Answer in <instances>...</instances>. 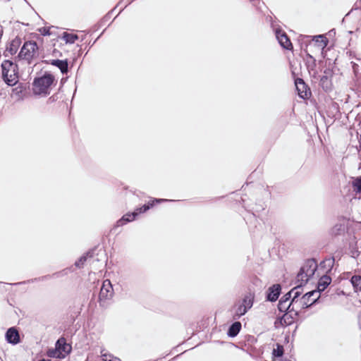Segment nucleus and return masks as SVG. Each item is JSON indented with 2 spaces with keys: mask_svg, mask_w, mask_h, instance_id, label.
<instances>
[{
  "mask_svg": "<svg viewBox=\"0 0 361 361\" xmlns=\"http://www.w3.org/2000/svg\"><path fill=\"white\" fill-rule=\"evenodd\" d=\"M54 82L55 78L50 73H46L42 77L35 78L32 84L33 93L44 96L49 94L51 86Z\"/></svg>",
  "mask_w": 361,
  "mask_h": 361,
  "instance_id": "nucleus-1",
  "label": "nucleus"
},
{
  "mask_svg": "<svg viewBox=\"0 0 361 361\" xmlns=\"http://www.w3.org/2000/svg\"><path fill=\"white\" fill-rule=\"evenodd\" d=\"M2 78L4 82L10 86L18 82L17 65L9 60H5L1 64Z\"/></svg>",
  "mask_w": 361,
  "mask_h": 361,
  "instance_id": "nucleus-2",
  "label": "nucleus"
},
{
  "mask_svg": "<svg viewBox=\"0 0 361 361\" xmlns=\"http://www.w3.org/2000/svg\"><path fill=\"white\" fill-rule=\"evenodd\" d=\"M317 269V264L314 259L307 260L297 275V282H300V285L307 283L310 279L314 276Z\"/></svg>",
  "mask_w": 361,
  "mask_h": 361,
  "instance_id": "nucleus-3",
  "label": "nucleus"
},
{
  "mask_svg": "<svg viewBox=\"0 0 361 361\" xmlns=\"http://www.w3.org/2000/svg\"><path fill=\"white\" fill-rule=\"evenodd\" d=\"M38 46L34 41H27L23 45L18 57L27 61L29 63L38 54Z\"/></svg>",
  "mask_w": 361,
  "mask_h": 361,
  "instance_id": "nucleus-4",
  "label": "nucleus"
},
{
  "mask_svg": "<svg viewBox=\"0 0 361 361\" xmlns=\"http://www.w3.org/2000/svg\"><path fill=\"white\" fill-rule=\"evenodd\" d=\"M319 298V291L312 290L304 294L300 300H295L294 303L297 305V310H300L313 305Z\"/></svg>",
  "mask_w": 361,
  "mask_h": 361,
  "instance_id": "nucleus-5",
  "label": "nucleus"
},
{
  "mask_svg": "<svg viewBox=\"0 0 361 361\" xmlns=\"http://www.w3.org/2000/svg\"><path fill=\"white\" fill-rule=\"evenodd\" d=\"M71 350V346L67 344L64 338H60L56 344V349L49 353V356L57 358H64Z\"/></svg>",
  "mask_w": 361,
  "mask_h": 361,
  "instance_id": "nucleus-6",
  "label": "nucleus"
},
{
  "mask_svg": "<svg viewBox=\"0 0 361 361\" xmlns=\"http://www.w3.org/2000/svg\"><path fill=\"white\" fill-rule=\"evenodd\" d=\"M113 288L109 280H105L99 293V300H106L111 296Z\"/></svg>",
  "mask_w": 361,
  "mask_h": 361,
  "instance_id": "nucleus-7",
  "label": "nucleus"
},
{
  "mask_svg": "<svg viewBox=\"0 0 361 361\" xmlns=\"http://www.w3.org/2000/svg\"><path fill=\"white\" fill-rule=\"evenodd\" d=\"M298 285L293 288L290 291L288 292V296L292 297V305L293 309L297 310V305L294 303L295 300H300V296L302 293V286L303 285H300V282H298Z\"/></svg>",
  "mask_w": 361,
  "mask_h": 361,
  "instance_id": "nucleus-8",
  "label": "nucleus"
},
{
  "mask_svg": "<svg viewBox=\"0 0 361 361\" xmlns=\"http://www.w3.org/2000/svg\"><path fill=\"white\" fill-rule=\"evenodd\" d=\"M6 341L12 344H17L20 342V336L17 329L14 327L9 328L6 333Z\"/></svg>",
  "mask_w": 361,
  "mask_h": 361,
  "instance_id": "nucleus-9",
  "label": "nucleus"
},
{
  "mask_svg": "<svg viewBox=\"0 0 361 361\" xmlns=\"http://www.w3.org/2000/svg\"><path fill=\"white\" fill-rule=\"evenodd\" d=\"M295 84L298 95L303 99L307 98L309 92L303 80L301 78H297L295 81Z\"/></svg>",
  "mask_w": 361,
  "mask_h": 361,
  "instance_id": "nucleus-10",
  "label": "nucleus"
},
{
  "mask_svg": "<svg viewBox=\"0 0 361 361\" xmlns=\"http://www.w3.org/2000/svg\"><path fill=\"white\" fill-rule=\"evenodd\" d=\"M276 36L281 47L286 49L292 47V44L286 33L279 30L276 32Z\"/></svg>",
  "mask_w": 361,
  "mask_h": 361,
  "instance_id": "nucleus-11",
  "label": "nucleus"
},
{
  "mask_svg": "<svg viewBox=\"0 0 361 361\" xmlns=\"http://www.w3.org/2000/svg\"><path fill=\"white\" fill-rule=\"evenodd\" d=\"M281 292V286L279 284H274L271 286L268 290L267 299L269 301H276Z\"/></svg>",
  "mask_w": 361,
  "mask_h": 361,
  "instance_id": "nucleus-12",
  "label": "nucleus"
},
{
  "mask_svg": "<svg viewBox=\"0 0 361 361\" xmlns=\"http://www.w3.org/2000/svg\"><path fill=\"white\" fill-rule=\"evenodd\" d=\"M331 279L330 276L327 275H324L319 279L317 286V290L316 291H319V295L320 293L324 291L326 287L331 283Z\"/></svg>",
  "mask_w": 361,
  "mask_h": 361,
  "instance_id": "nucleus-13",
  "label": "nucleus"
},
{
  "mask_svg": "<svg viewBox=\"0 0 361 361\" xmlns=\"http://www.w3.org/2000/svg\"><path fill=\"white\" fill-rule=\"evenodd\" d=\"M20 38L16 37L11 42L9 46L6 48V51L9 52L11 55L16 54L19 47L20 46Z\"/></svg>",
  "mask_w": 361,
  "mask_h": 361,
  "instance_id": "nucleus-14",
  "label": "nucleus"
},
{
  "mask_svg": "<svg viewBox=\"0 0 361 361\" xmlns=\"http://www.w3.org/2000/svg\"><path fill=\"white\" fill-rule=\"evenodd\" d=\"M137 215V212H134L132 214H126L116 222V226H122L127 222L132 221Z\"/></svg>",
  "mask_w": 361,
  "mask_h": 361,
  "instance_id": "nucleus-15",
  "label": "nucleus"
},
{
  "mask_svg": "<svg viewBox=\"0 0 361 361\" xmlns=\"http://www.w3.org/2000/svg\"><path fill=\"white\" fill-rule=\"evenodd\" d=\"M279 310L281 312H286V311H299V310L293 309L292 305V301L290 300V302H286L285 299H281L279 302Z\"/></svg>",
  "mask_w": 361,
  "mask_h": 361,
  "instance_id": "nucleus-16",
  "label": "nucleus"
},
{
  "mask_svg": "<svg viewBox=\"0 0 361 361\" xmlns=\"http://www.w3.org/2000/svg\"><path fill=\"white\" fill-rule=\"evenodd\" d=\"M50 63L53 66L58 67L62 73H66L68 71V62L67 61L62 60H51Z\"/></svg>",
  "mask_w": 361,
  "mask_h": 361,
  "instance_id": "nucleus-17",
  "label": "nucleus"
},
{
  "mask_svg": "<svg viewBox=\"0 0 361 361\" xmlns=\"http://www.w3.org/2000/svg\"><path fill=\"white\" fill-rule=\"evenodd\" d=\"M241 329V324L239 322H234L228 329V335L231 337H235L238 335Z\"/></svg>",
  "mask_w": 361,
  "mask_h": 361,
  "instance_id": "nucleus-18",
  "label": "nucleus"
},
{
  "mask_svg": "<svg viewBox=\"0 0 361 361\" xmlns=\"http://www.w3.org/2000/svg\"><path fill=\"white\" fill-rule=\"evenodd\" d=\"M353 190L361 195V176L355 178L352 182ZM359 204H361V198H359Z\"/></svg>",
  "mask_w": 361,
  "mask_h": 361,
  "instance_id": "nucleus-19",
  "label": "nucleus"
},
{
  "mask_svg": "<svg viewBox=\"0 0 361 361\" xmlns=\"http://www.w3.org/2000/svg\"><path fill=\"white\" fill-rule=\"evenodd\" d=\"M62 39L66 43L73 44L78 39V36L72 33L63 32Z\"/></svg>",
  "mask_w": 361,
  "mask_h": 361,
  "instance_id": "nucleus-20",
  "label": "nucleus"
},
{
  "mask_svg": "<svg viewBox=\"0 0 361 361\" xmlns=\"http://www.w3.org/2000/svg\"><path fill=\"white\" fill-rule=\"evenodd\" d=\"M247 309L246 307L243 306L242 304H240L236 308L235 314L233 315L234 319H239L241 316L244 315L247 312Z\"/></svg>",
  "mask_w": 361,
  "mask_h": 361,
  "instance_id": "nucleus-21",
  "label": "nucleus"
},
{
  "mask_svg": "<svg viewBox=\"0 0 361 361\" xmlns=\"http://www.w3.org/2000/svg\"><path fill=\"white\" fill-rule=\"evenodd\" d=\"M164 201H166V200H164V199H156V200H153L152 203H149L148 204H145L142 207L137 208L135 212H137L138 214H140V213H142V212H145L151 207H152V205L154 204V202H164Z\"/></svg>",
  "mask_w": 361,
  "mask_h": 361,
  "instance_id": "nucleus-22",
  "label": "nucleus"
},
{
  "mask_svg": "<svg viewBox=\"0 0 361 361\" xmlns=\"http://www.w3.org/2000/svg\"><path fill=\"white\" fill-rule=\"evenodd\" d=\"M350 281L355 291H361V276H354L351 278Z\"/></svg>",
  "mask_w": 361,
  "mask_h": 361,
  "instance_id": "nucleus-23",
  "label": "nucleus"
},
{
  "mask_svg": "<svg viewBox=\"0 0 361 361\" xmlns=\"http://www.w3.org/2000/svg\"><path fill=\"white\" fill-rule=\"evenodd\" d=\"M241 304L246 307L247 310H250L253 305V299L250 295H247L243 298Z\"/></svg>",
  "mask_w": 361,
  "mask_h": 361,
  "instance_id": "nucleus-24",
  "label": "nucleus"
},
{
  "mask_svg": "<svg viewBox=\"0 0 361 361\" xmlns=\"http://www.w3.org/2000/svg\"><path fill=\"white\" fill-rule=\"evenodd\" d=\"M283 354V348L281 345L277 343L276 348L273 350V355L274 357H281Z\"/></svg>",
  "mask_w": 361,
  "mask_h": 361,
  "instance_id": "nucleus-25",
  "label": "nucleus"
},
{
  "mask_svg": "<svg viewBox=\"0 0 361 361\" xmlns=\"http://www.w3.org/2000/svg\"><path fill=\"white\" fill-rule=\"evenodd\" d=\"M315 38H316V42L319 44V47H321L322 48H324L326 46L327 42L326 40V37H324L322 35H319V36L315 37Z\"/></svg>",
  "mask_w": 361,
  "mask_h": 361,
  "instance_id": "nucleus-26",
  "label": "nucleus"
},
{
  "mask_svg": "<svg viewBox=\"0 0 361 361\" xmlns=\"http://www.w3.org/2000/svg\"><path fill=\"white\" fill-rule=\"evenodd\" d=\"M102 357L103 361H121L120 359L112 357L111 355H107L106 353H102Z\"/></svg>",
  "mask_w": 361,
  "mask_h": 361,
  "instance_id": "nucleus-27",
  "label": "nucleus"
},
{
  "mask_svg": "<svg viewBox=\"0 0 361 361\" xmlns=\"http://www.w3.org/2000/svg\"><path fill=\"white\" fill-rule=\"evenodd\" d=\"M87 255L82 256L78 260L75 262V265L78 268L82 267L84 262L87 260Z\"/></svg>",
  "mask_w": 361,
  "mask_h": 361,
  "instance_id": "nucleus-28",
  "label": "nucleus"
},
{
  "mask_svg": "<svg viewBox=\"0 0 361 361\" xmlns=\"http://www.w3.org/2000/svg\"><path fill=\"white\" fill-rule=\"evenodd\" d=\"M39 32L44 36H49L51 35L50 27H42L39 29Z\"/></svg>",
  "mask_w": 361,
  "mask_h": 361,
  "instance_id": "nucleus-29",
  "label": "nucleus"
},
{
  "mask_svg": "<svg viewBox=\"0 0 361 361\" xmlns=\"http://www.w3.org/2000/svg\"><path fill=\"white\" fill-rule=\"evenodd\" d=\"M290 298L292 299V297H289L288 296V293L285 295H283L281 299H285L286 302H290Z\"/></svg>",
  "mask_w": 361,
  "mask_h": 361,
  "instance_id": "nucleus-30",
  "label": "nucleus"
},
{
  "mask_svg": "<svg viewBox=\"0 0 361 361\" xmlns=\"http://www.w3.org/2000/svg\"><path fill=\"white\" fill-rule=\"evenodd\" d=\"M359 326H360V327L361 329V314L359 317Z\"/></svg>",
  "mask_w": 361,
  "mask_h": 361,
  "instance_id": "nucleus-31",
  "label": "nucleus"
},
{
  "mask_svg": "<svg viewBox=\"0 0 361 361\" xmlns=\"http://www.w3.org/2000/svg\"><path fill=\"white\" fill-rule=\"evenodd\" d=\"M359 144H360V146L361 147V135H360V137L359 139Z\"/></svg>",
  "mask_w": 361,
  "mask_h": 361,
  "instance_id": "nucleus-32",
  "label": "nucleus"
},
{
  "mask_svg": "<svg viewBox=\"0 0 361 361\" xmlns=\"http://www.w3.org/2000/svg\"><path fill=\"white\" fill-rule=\"evenodd\" d=\"M39 361H51V360H39Z\"/></svg>",
  "mask_w": 361,
  "mask_h": 361,
  "instance_id": "nucleus-33",
  "label": "nucleus"
}]
</instances>
